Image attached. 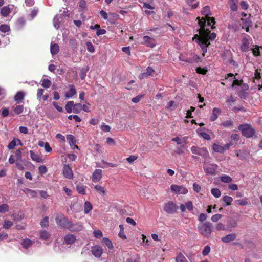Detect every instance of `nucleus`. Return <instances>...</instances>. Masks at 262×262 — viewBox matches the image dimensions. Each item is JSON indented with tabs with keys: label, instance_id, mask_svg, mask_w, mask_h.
<instances>
[{
	"label": "nucleus",
	"instance_id": "nucleus-1",
	"mask_svg": "<svg viewBox=\"0 0 262 262\" xmlns=\"http://www.w3.org/2000/svg\"><path fill=\"white\" fill-rule=\"evenodd\" d=\"M201 14L205 16V17L200 19V17H198L196 19L198 20V24L200 29L198 30L199 34H195L193 38L200 46L203 52L202 55L204 56L205 54L207 52V47L210 45V41L214 40L216 35L215 33H210L209 28H213L215 24V19L214 17L209 16L211 14L210 7L206 6L203 7L201 10Z\"/></svg>",
	"mask_w": 262,
	"mask_h": 262
},
{
	"label": "nucleus",
	"instance_id": "nucleus-2",
	"mask_svg": "<svg viewBox=\"0 0 262 262\" xmlns=\"http://www.w3.org/2000/svg\"><path fill=\"white\" fill-rule=\"evenodd\" d=\"M56 222L58 225H60L71 231H80L83 229V226L81 223L73 224L64 217H56Z\"/></svg>",
	"mask_w": 262,
	"mask_h": 262
},
{
	"label": "nucleus",
	"instance_id": "nucleus-3",
	"mask_svg": "<svg viewBox=\"0 0 262 262\" xmlns=\"http://www.w3.org/2000/svg\"><path fill=\"white\" fill-rule=\"evenodd\" d=\"M212 224L210 222L201 223L198 226V230L199 233L203 236L209 237L212 232Z\"/></svg>",
	"mask_w": 262,
	"mask_h": 262
},
{
	"label": "nucleus",
	"instance_id": "nucleus-4",
	"mask_svg": "<svg viewBox=\"0 0 262 262\" xmlns=\"http://www.w3.org/2000/svg\"><path fill=\"white\" fill-rule=\"evenodd\" d=\"M190 149L193 154L201 156L205 160H208L210 159V156L206 148H200L196 146H193L191 147Z\"/></svg>",
	"mask_w": 262,
	"mask_h": 262
},
{
	"label": "nucleus",
	"instance_id": "nucleus-5",
	"mask_svg": "<svg viewBox=\"0 0 262 262\" xmlns=\"http://www.w3.org/2000/svg\"><path fill=\"white\" fill-rule=\"evenodd\" d=\"M238 129L241 131L242 135L247 138L252 137L255 133L251 125L247 124L240 125L238 126Z\"/></svg>",
	"mask_w": 262,
	"mask_h": 262
},
{
	"label": "nucleus",
	"instance_id": "nucleus-6",
	"mask_svg": "<svg viewBox=\"0 0 262 262\" xmlns=\"http://www.w3.org/2000/svg\"><path fill=\"white\" fill-rule=\"evenodd\" d=\"M178 209L177 205L172 201H169L164 205V211L169 214L174 213Z\"/></svg>",
	"mask_w": 262,
	"mask_h": 262
},
{
	"label": "nucleus",
	"instance_id": "nucleus-7",
	"mask_svg": "<svg viewBox=\"0 0 262 262\" xmlns=\"http://www.w3.org/2000/svg\"><path fill=\"white\" fill-rule=\"evenodd\" d=\"M171 190L178 194H185L188 192V190L183 186L172 184L170 186Z\"/></svg>",
	"mask_w": 262,
	"mask_h": 262
},
{
	"label": "nucleus",
	"instance_id": "nucleus-8",
	"mask_svg": "<svg viewBox=\"0 0 262 262\" xmlns=\"http://www.w3.org/2000/svg\"><path fill=\"white\" fill-rule=\"evenodd\" d=\"M204 170L207 174L213 175L217 168V165L216 164L212 163L209 164H205L204 167Z\"/></svg>",
	"mask_w": 262,
	"mask_h": 262
},
{
	"label": "nucleus",
	"instance_id": "nucleus-9",
	"mask_svg": "<svg viewBox=\"0 0 262 262\" xmlns=\"http://www.w3.org/2000/svg\"><path fill=\"white\" fill-rule=\"evenodd\" d=\"M91 252L95 257L100 258L103 252V249L101 246L95 245L92 247Z\"/></svg>",
	"mask_w": 262,
	"mask_h": 262
},
{
	"label": "nucleus",
	"instance_id": "nucleus-10",
	"mask_svg": "<svg viewBox=\"0 0 262 262\" xmlns=\"http://www.w3.org/2000/svg\"><path fill=\"white\" fill-rule=\"evenodd\" d=\"M142 43L145 45L147 47L153 48L156 46V41L154 38L148 36H145L143 38Z\"/></svg>",
	"mask_w": 262,
	"mask_h": 262
},
{
	"label": "nucleus",
	"instance_id": "nucleus-11",
	"mask_svg": "<svg viewBox=\"0 0 262 262\" xmlns=\"http://www.w3.org/2000/svg\"><path fill=\"white\" fill-rule=\"evenodd\" d=\"M63 174L69 179H71L73 178V171L69 165H65L63 166Z\"/></svg>",
	"mask_w": 262,
	"mask_h": 262
},
{
	"label": "nucleus",
	"instance_id": "nucleus-12",
	"mask_svg": "<svg viewBox=\"0 0 262 262\" xmlns=\"http://www.w3.org/2000/svg\"><path fill=\"white\" fill-rule=\"evenodd\" d=\"M45 90L42 89H38L37 92V99L40 101L42 100L43 101H47L49 98V94H44Z\"/></svg>",
	"mask_w": 262,
	"mask_h": 262
},
{
	"label": "nucleus",
	"instance_id": "nucleus-13",
	"mask_svg": "<svg viewBox=\"0 0 262 262\" xmlns=\"http://www.w3.org/2000/svg\"><path fill=\"white\" fill-rule=\"evenodd\" d=\"M102 170L99 169H96L92 175L93 182H99L102 178Z\"/></svg>",
	"mask_w": 262,
	"mask_h": 262
},
{
	"label": "nucleus",
	"instance_id": "nucleus-14",
	"mask_svg": "<svg viewBox=\"0 0 262 262\" xmlns=\"http://www.w3.org/2000/svg\"><path fill=\"white\" fill-rule=\"evenodd\" d=\"M241 50L242 51L246 52L250 50L249 41L246 38H244L242 40L241 45Z\"/></svg>",
	"mask_w": 262,
	"mask_h": 262
},
{
	"label": "nucleus",
	"instance_id": "nucleus-15",
	"mask_svg": "<svg viewBox=\"0 0 262 262\" xmlns=\"http://www.w3.org/2000/svg\"><path fill=\"white\" fill-rule=\"evenodd\" d=\"M69 91L66 93V97L67 98H72L76 94V90L73 85H69Z\"/></svg>",
	"mask_w": 262,
	"mask_h": 262
},
{
	"label": "nucleus",
	"instance_id": "nucleus-16",
	"mask_svg": "<svg viewBox=\"0 0 262 262\" xmlns=\"http://www.w3.org/2000/svg\"><path fill=\"white\" fill-rule=\"evenodd\" d=\"M154 72V70L150 67H147L146 72L141 74L139 77L140 79H143L149 76L152 75Z\"/></svg>",
	"mask_w": 262,
	"mask_h": 262
},
{
	"label": "nucleus",
	"instance_id": "nucleus-17",
	"mask_svg": "<svg viewBox=\"0 0 262 262\" xmlns=\"http://www.w3.org/2000/svg\"><path fill=\"white\" fill-rule=\"evenodd\" d=\"M236 238V235L234 233L227 234L225 237L222 238L221 240L224 243H229L234 241Z\"/></svg>",
	"mask_w": 262,
	"mask_h": 262
},
{
	"label": "nucleus",
	"instance_id": "nucleus-18",
	"mask_svg": "<svg viewBox=\"0 0 262 262\" xmlns=\"http://www.w3.org/2000/svg\"><path fill=\"white\" fill-rule=\"evenodd\" d=\"M64 242L67 244H72L76 241V237L71 234H69L65 236Z\"/></svg>",
	"mask_w": 262,
	"mask_h": 262
},
{
	"label": "nucleus",
	"instance_id": "nucleus-19",
	"mask_svg": "<svg viewBox=\"0 0 262 262\" xmlns=\"http://www.w3.org/2000/svg\"><path fill=\"white\" fill-rule=\"evenodd\" d=\"M221 111L220 108L215 107L212 110V114L210 116V120L215 121L218 117L219 115L221 113Z\"/></svg>",
	"mask_w": 262,
	"mask_h": 262
},
{
	"label": "nucleus",
	"instance_id": "nucleus-20",
	"mask_svg": "<svg viewBox=\"0 0 262 262\" xmlns=\"http://www.w3.org/2000/svg\"><path fill=\"white\" fill-rule=\"evenodd\" d=\"M30 154L31 158L33 161H34L37 163L42 162L43 160L39 155L34 153L33 151L31 150L30 151Z\"/></svg>",
	"mask_w": 262,
	"mask_h": 262
},
{
	"label": "nucleus",
	"instance_id": "nucleus-21",
	"mask_svg": "<svg viewBox=\"0 0 262 262\" xmlns=\"http://www.w3.org/2000/svg\"><path fill=\"white\" fill-rule=\"evenodd\" d=\"M12 110L15 114H19L24 111L23 105L15 104L12 107Z\"/></svg>",
	"mask_w": 262,
	"mask_h": 262
},
{
	"label": "nucleus",
	"instance_id": "nucleus-22",
	"mask_svg": "<svg viewBox=\"0 0 262 262\" xmlns=\"http://www.w3.org/2000/svg\"><path fill=\"white\" fill-rule=\"evenodd\" d=\"M212 149L214 152L219 153H224L225 151L224 147L216 143L212 145Z\"/></svg>",
	"mask_w": 262,
	"mask_h": 262
},
{
	"label": "nucleus",
	"instance_id": "nucleus-23",
	"mask_svg": "<svg viewBox=\"0 0 262 262\" xmlns=\"http://www.w3.org/2000/svg\"><path fill=\"white\" fill-rule=\"evenodd\" d=\"M187 139V137H184L183 139H181L178 137H176L174 138H172L171 140L172 141L176 142L178 145H184L186 144V141Z\"/></svg>",
	"mask_w": 262,
	"mask_h": 262
},
{
	"label": "nucleus",
	"instance_id": "nucleus-24",
	"mask_svg": "<svg viewBox=\"0 0 262 262\" xmlns=\"http://www.w3.org/2000/svg\"><path fill=\"white\" fill-rule=\"evenodd\" d=\"M191 57H188L189 60H186L187 63L198 62L200 60V57L195 54H191Z\"/></svg>",
	"mask_w": 262,
	"mask_h": 262
},
{
	"label": "nucleus",
	"instance_id": "nucleus-25",
	"mask_svg": "<svg viewBox=\"0 0 262 262\" xmlns=\"http://www.w3.org/2000/svg\"><path fill=\"white\" fill-rule=\"evenodd\" d=\"M59 51V47L56 43L51 44L50 46V51L52 55L57 54Z\"/></svg>",
	"mask_w": 262,
	"mask_h": 262
},
{
	"label": "nucleus",
	"instance_id": "nucleus-26",
	"mask_svg": "<svg viewBox=\"0 0 262 262\" xmlns=\"http://www.w3.org/2000/svg\"><path fill=\"white\" fill-rule=\"evenodd\" d=\"M11 10L9 6L3 7L1 10V14L4 17H7L10 13Z\"/></svg>",
	"mask_w": 262,
	"mask_h": 262
},
{
	"label": "nucleus",
	"instance_id": "nucleus-27",
	"mask_svg": "<svg viewBox=\"0 0 262 262\" xmlns=\"http://www.w3.org/2000/svg\"><path fill=\"white\" fill-rule=\"evenodd\" d=\"M188 5L192 9H195L198 7L199 2L197 0H186Z\"/></svg>",
	"mask_w": 262,
	"mask_h": 262
},
{
	"label": "nucleus",
	"instance_id": "nucleus-28",
	"mask_svg": "<svg viewBox=\"0 0 262 262\" xmlns=\"http://www.w3.org/2000/svg\"><path fill=\"white\" fill-rule=\"evenodd\" d=\"M94 188L101 195H105L106 194V190L104 187L100 185H96Z\"/></svg>",
	"mask_w": 262,
	"mask_h": 262
},
{
	"label": "nucleus",
	"instance_id": "nucleus-29",
	"mask_svg": "<svg viewBox=\"0 0 262 262\" xmlns=\"http://www.w3.org/2000/svg\"><path fill=\"white\" fill-rule=\"evenodd\" d=\"M25 93L21 91L18 92L16 93L14 97V99L17 103H19V101H21L24 99Z\"/></svg>",
	"mask_w": 262,
	"mask_h": 262
},
{
	"label": "nucleus",
	"instance_id": "nucleus-30",
	"mask_svg": "<svg viewBox=\"0 0 262 262\" xmlns=\"http://www.w3.org/2000/svg\"><path fill=\"white\" fill-rule=\"evenodd\" d=\"M50 237V233L46 230H42L40 231V238L41 239L47 240Z\"/></svg>",
	"mask_w": 262,
	"mask_h": 262
},
{
	"label": "nucleus",
	"instance_id": "nucleus-31",
	"mask_svg": "<svg viewBox=\"0 0 262 262\" xmlns=\"http://www.w3.org/2000/svg\"><path fill=\"white\" fill-rule=\"evenodd\" d=\"M73 107L74 108V103L73 101L68 102L65 106L66 111L68 113H70L72 112Z\"/></svg>",
	"mask_w": 262,
	"mask_h": 262
},
{
	"label": "nucleus",
	"instance_id": "nucleus-32",
	"mask_svg": "<svg viewBox=\"0 0 262 262\" xmlns=\"http://www.w3.org/2000/svg\"><path fill=\"white\" fill-rule=\"evenodd\" d=\"M67 139L69 142V145L71 146L74 145L76 143L75 137L72 135H68L67 136Z\"/></svg>",
	"mask_w": 262,
	"mask_h": 262
},
{
	"label": "nucleus",
	"instance_id": "nucleus-33",
	"mask_svg": "<svg viewBox=\"0 0 262 262\" xmlns=\"http://www.w3.org/2000/svg\"><path fill=\"white\" fill-rule=\"evenodd\" d=\"M21 244L24 248L27 249L31 246L32 243L31 240L26 238L23 241Z\"/></svg>",
	"mask_w": 262,
	"mask_h": 262
},
{
	"label": "nucleus",
	"instance_id": "nucleus-34",
	"mask_svg": "<svg viewBox=\"0 0 262 262\" xmlns=\"http://www.w3.org/2000/svg\"><path fill=\"white\" fill-rule=\"evenodd\" d=\"M176 260V262H188L185 257L181 253H179L178 254Z\"/></svg>",
	"mask_w": 262,
	"mask_h": 262
},
{
	"label": "nucleus",
	"instance_id": "nucleus-35",
	"mask_svg": "<svg viewBox=\"0 0 262 262\" xmlns=\"http://www.w3.org/2000/svg\"><path fill=\"white\" fill-rule=\"evenodd\" d=\"M103 242L107 247V248L112 250L113 249V245L112 242L107 238L105 237L103 238Z\"/></svg>",
	"mask_w": 262,
	"mask_h": 262
},
{
	"label": "nucleus",
	"instance_id": "nucleus-36",
	"mask_svg": "<svg viewBox=\"0 0 262 262\" xmlns=\"http://www.w3.org/2000/svg\"><path fill=\"white\" fill-rule=\"evenodd\" d=\"M84 213L88 214L92 209V205L89 202H85L84 203Z\"/></svg>",
	"mask_w": 262,
	"mask_h": 262
},
{
	"label": "nucleus",
	"instance_id": "nucleus-37",
	"mask_svg": "<svg viewBox=\"0 0 262 262\" xmlns=\"http://www.w3.org/2000/svg\"><path fill=\"white\" fill-rule=\"evenodd\" d=\"M211 193L215 198H218L221 195V191L217 188H212Z\"/></svg>",
	"mask_w": 262,
	"mask_h": 262
},
{
	"label": "nucleus",
	"instance_id": "nucleus-38",
	"mask_svg": "<svg viewBox=\"0 0 262 262\" xmlns=\"http://www.w3.org/2000/svg\"><path fill=\"white\" fill-rule=\"evenodd\" d=\"M77 192L81 194L84 195L86 194L85 187L84 186L78 185L76 187Z\"/></svg>",
	"mask_w": 262,
	"mask_h": 262
},
{
	"label": "nucleus",
	"instance_id": "nucleus-39",
	"mask_svg": "<svg viewBox=\"0 0 262 262\" xmlns=\"http://www.w3.org/2000/svg\"><path fill=\"white\" fill-rule=\"evenodd\" d=\"M220 179L222 182L224 183H229L232 181V178L226 174L221 176Z\"/></svg>",
	"mask_w": 262,
	"mask_h": 262
},
{
	"label": "nucleus",
	"instance_id": "nucleus-40",
	"mask_svg": "<svg viewBox=\"0 0 262 262\" xmlns=\"http://www.w3.org/2000/svg\"><path fill=\"white\" fill-rule=\"evenodd\" d=\"M24 192L28 195H30L31 197H35L37 194L36 191L28 188L25 189Z\"/></svg>",
	"mask_w": 262,
	"mask_h": 262
},
{
	"label": "nucleus",
	"instance_id": "nucleus-41",
	"mask_svg": "<svg viewBox=\"0 0 262 262\" xmlns=\"http://www.w3.org/2000/svg\"><path fill=\"white\" fill-rule=\"evenodd\" d=\"M10 30L9 26L7 25H1L0 26V31L3 33H6Z\"/></svg>",
	"mask_w": 262,
	"mask_h": 262
},
{
	"label": "nucleus",
	"instance_id": "nucleus-42",
	"mask_svg": "<svg viewBox=\"0 0 262 262\" xmlns=\"http://www.w3.org/2000/svg\"><path fill=\"white\" fill-rule=\"evenodd\" d=\"M51 85V81L48 79H44L42 80L41 85L45 88H49Z\"/></svg>",
	"mask_w": 262,
	"mask_h": 262
},
{
	"label": "nucleus",
	"instance_id": "nucleus-43",
	"mask_svg": "<svg viewBox=\"0 0 262 262\" xmlns=\"http://www.w3.org/2000/svg\"><path fill=\"white\" fill-rule=\"evenodd\" d=\"M223 200L226 204V205H229L232 202L233 199L229 196H224L223 198Z\"/></svg>",
	"mask_w": 262,
	"mask_h": 262
},
{
	"label": "nucleus",
	"instance_id": "nucleus-44",
	"mask_svg": "<svg viewBox=\"0 0 262 262\" xmlns=\"http://www.w3.org/2000/svg\"><path fill=\"white\" fill-rule=\"evenodd\" d=\"M233 122L231 120H228L223 122L221 125L226 127H231L233 126Z\"/></svg>",
	"mask_w": 262,
	"mask_h": 262
},
{
	"label": "nucleus",
	"instance_id": "nucleus-45",
	"mask_svg": "<svg viewBox=\"0 0 262 262\" xmlns=\"http://www.w3.org/2000/svg\"><path fill=\"white\" fill-rule=\"evenodd\" d=\"M216 229L217 230H230L229 229L225 228L224 225L222 223H219L216 224Z\"/></svg>",
	"mask_w": 262,
	"mask_h": 262
},
{
	"label": "nucleus",
	"instance_id": "nucleus-46",
	"mask_svg": "<svg viewBox=\"0 0 262 262\" xmlns=\"http://www.w3.org/2000/svg\"><path fill=\"white\" fill-rule=\"evenodd\" d=\"M87 50L91 53H94L95 51V48L92 43L90 42H87L86 43Z\"/></svg>",
	"mask_w": 262,
	"mask_h": 262
},
{
	"label": "nucleus",
	"instance_id": "nucleus-47",
	"mask_svg": "<svg viewBox=\"0 0 262 262\" xmlns=\"http://www.w3.org/2000/svg\"><path fill=\"white\" fill-rule=\"evenodd\" d=\"M9 206L6 204H3L0 205V212L4 213L8 211Z\"/></svg>",
	"mask_w": 262,
	"mask_h": 262
},
{
	"label": "nucleus",
	"instance_id": "nucleus-48",
	"mask_svg": "<svg viewBox=\"0 0 262 262\" xmlns=\"http://www.w3.org/2000/svg\"><path fill=\"white\" fill-rule=\"evenodd\" d=\"M49 218L48 217H45L40 222V225L42 227H46L48 226L49 224Z\"/></svg>",
	"mask_w": 262,
	"mask_h": 262
},
{
	"label": "nucleus",
	"instance_id": "nucleus-49",
	"mask_svg": "<svg viewBox=\"0 0 262 262\" xmlns=\"http://www.w3.org/2000/svg\"><path fill=\"white\" fill-rule=\"evenodd\" d=\"M16 161H20L21 159V151L20 150L18 149L15 151V155L14 156Z\"/></svg>",
	"mask_w": 262,
	"mask_h": 262
},
{
	"label": "nucleus",
	"instance_id": "nucleus-50",
	"mask_svg": "<svg viewBox=\"0 0 262 262\" xmlns=\"http://www.w3.org/2000/svg\"><path fill=\"white\" fill-rule=\"evenodd\" d=\"M69 120L74 119L76 122H80L81 121V118L77 115H69L68 117Z\"/></svg>",
	"mask_w": 262,
	"mask_h": 262
},
{
	"label": "nucleus",
	"instance_id": "nucleus-51",
	"mask_svg": "<svg viewBox=\"0 0 262 262\" xmlns=\"http://www.w3.org/2000/svg\"><path fill=\"white\" fill-rule=\"evenodd\" d=\"M53 25L56 29L59 28V21L58 18V15H56L53 19Z\"/></svg>",
	"mask_w": 262,
	"mask_h": 262
},
{
	"label": "nucleus",
	"instance_id": "nucleus-52",
	"mask_svg": "<svg viewBox=\"0 0 262 262\" xmlns=\"http://www.w3.org/2000/svg\"><path fill=\"white\" fill-rule=\"evenodd\" d=\"M228 222H229V228H235L237 225V222L233 219H231L230 220H229L228 221Z\"/></svg>",
	"mask_w": 262,
	"mask_h": 262
},
{
	"label": "nucleus",
	"instance_id": "nucleus-53",
	"mask_svg": "<svg viewBox=\"0 0 262 262\" xmlns=\"http://www.w3.org/2000/svg\"><path fill=\"white\" fill-rule=\"evenodd\" d=\"M101 129L105 132H109L111 130V127L108 125H105L104 124H102L100 126Z\"/></svg>",
	"mask_w": 262,
	"mask_h": 262
},
{
	"label": "nucleus",
	"instance_id": "nucleus-54",
	"mask_svg": "<svg viewBox=\"0 0 262 262\" xmlns=\"http://www.w3.org/2000/svg\"><path fill=\"white\" fill-rule=\"evenodd\" d=\"M222 217V215L220 214H216L215 215H213L211 217V220L213 222H217L220 219H221Z\"/></svg>",
	"mask_w": 262,
	"mask_h": 262
},
{
	"label": "nucleus",
	"instance_id": "nucleus-55",
	"mask_svg": "<svg viewBox=\"0 0 262 262\" xmlns=\"http://www.w3.org/2000/svg\"><path fill=\"white\" fill-rule=\"evenodd\" d=\"M210 252V247L209 246L207 245L204 247V248L202 251V254L204 256H206Z\"/></svg>",
	"mask_w": 262,
	"mask_h": 262
},
{
	"label": "nucleus",
	"instance_id": "nucleus-56",
	"mask_svg": "<svg viewBox=\"0 0 262 262\" xmlns=\"http://www.w3.org/2000/svg\"><path fill=\"white\" fill-rule=\"evenodd\" d=\"M93 233L94 236L96 238H99L102 236V232L99 230L94 231Z\"/></svg>",
	"mask_w": 262,
	"mask_h": 262
},
{
	"label": "nucleus",
	"instance_id": "nucleus-57",
	"mask_svg": "<svg viewBox=\"0 0 262 262\" xmlns=\"http://www.w3.org/2000/svg\"><path fill=\"white\" fill-rule=\"evenodd\" d=\"M16 145L15 139H14L8 145V148L9 149H13Z\"/></svg>",
	"mask_w": 262,
	"mask_h": 262
},
{
	"label": "nucleus",
	"instance_id": "nucleus-58",
	"mask_svg": "<svg viewBox=\"0 0 262 262\" xmlns=\"http://www.w3.org/2000/svg\"><path fill=\"white\" fill-rule=\"evenodd\" d=\"M196 71L199 74L204 75L206 73L207 70L205 68H201V67H199L196 69Z\"/></svg>",
	"mask_w": 262,
	"mask_h": 262
},
{
	"label": "nucleus",
	"instance_id": "nucleus-59",
	"mask_svg": "<svg viewBox=\"0 0 262 262\" xmlns=\"http://www.w3.org/2000/svg\"><path fill=\"white\" fill-rule=\"evenodd\" d=\"M13 225V222L10 221H6L4 224V228L6 229L10 228Z\"/></svg>",
	"mask_w": 262,
	"mask_h": 262
},
{
	"label": "nucleus",
	"instance_id": "nucleus-60",
	"mask_svg": "<svg viewBox=\"0 0 262 262\" xmlns=\"http://www.w3.org/2000/svg\"><path fill=\"white\" fill-rule=\"evenodd\" d=\"M235 203L239 205H246L248 204L247 200H237L235 201Z\"/></svg>",
	"mask_w": 262,
	"mask_h": 262
},
{
	"label": "nucleus",
	"instance_id": "nucleus-61",
	"mask_svg": "<svg viewBox=\"0 0 262 262\" xmlns=\"http://www.w3.org/2000/svg\"><path fill=\"white\" fill-rule=\"evenodd\" d=\"M39 172L41 174H44L47 172V168L45 165H41L39 167Z\"/></svg>",
	"mask_w": 262,
	"mask_h": 262
},
{
	"label": "nucleus",
	"instance_id": "nucleus-62",
	"mask_svg": "<svg viewBox=\"0 0 262 262\" xmlns=\"http://www.w3.org/2000/svg\"><path fill=\"white\" fill-rule=\"evenodd\" d=\"M143 98V96L138 95L137 96L132 99V101L134 103H138L139 102L141 99Z\"/></svg>",
	"mask_w": 262,
	"mask_h": 262
},
{
	"label": "nucleus",
	"instance_id": "nucleus-63",
	"mask_svg": "<svg viewBox=\"0 0 262 262\" xmlns=\"http://www.w3.org/2000/svg\"><path fill=\"white\" fill-rule=\"evenodd\" d=\"M240 5L242 9L244 10H247L248 8L249 5L246 2L242 1L240 3Z\"/></svg>",
	"mask_w": 262,
	"mask_h": 262
},
{
	"label": "nucleus",
	"instance_id": "nucleus-64",
	"mask_svg": "<svg viewBox=\"0 0 262 262\" xmlns=\"http://www.w3.org/2000/svg\"><path fill=\"white\" fill-rule=\"evenodd\" d=\"M137 159V157L134 155L130 156L129 157L127 158L126 160L129 163H132L134 161H135Z\"/></svg>",
	"mask_w": 262,
	"mask_h": 262
}]
</instances>
